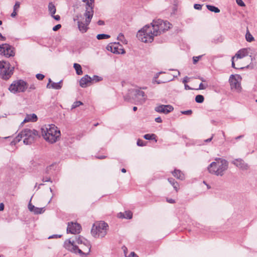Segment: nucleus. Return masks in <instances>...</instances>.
<instances>
[{
    "instance_id": "1",
    "label": "nucleus",
    "mask_w": 257,
    "mask_h": 257,
    "mask_svg": "<svg viewBox=\"0 0 257 257\" xmlns=\"http://www.w3.org/2000/svg\"><path fill=\"white\" fill-rule=\"evenodd\" d=\"M41 133L44 139L51 144L56 142L61 135L60 131L53 124L43 126Z\"/></svg>"
},
{
    "instance_id": "2",
    "label": "nucleus",
    "mask_w": 257,
    "mask_h": 257,
    "mask_svg": "<svg viewBox=\"0 0 257 257\" xmlns=\"http://www.w3.org/2000/svg\"><path fill=\"white\" fill-rule=\"evenodd\" d=\"M215 161L208 166V171L210 173L216 176H222L228 168V162L221 158H216Z\"/></svg>"
},
{
    "instance_id": "3",
    "label": "nucleus",
    "mask_w": 257,
    "mask_h": 257,
    "mask_svg": "<svg viewBox=\"0 0 257 257\" xmlns=\"http://www.w3.org/2000/svg\"><path fill=\"white\" fill-rule=\"evenodd\" d=\"M38 135V133L35 130L25 128L14 139V142L19 143L23 139V143L25 145H30L34 141L35 138Z\"/></svg>"
},
{
    "instance_id": "4",
    "label": "nucleus",
    "mask_w": 257,
    "mask_h": 257,
    "mask_svg": "<svg viewBox=\"0 0 257 257\" xmlns=\"http://www.w3.org/2000/svg\"><path fill=\"white\" fill-rule=\"evenodd\" d=\"M154 28L152 24L147 25L141 30H139L137 34L138 39L144 43L152 42L156 35H154Z\"/></svg>"
},
{
    "instance_id": "5",
    "label": "nucleus",
    "mask_w": 257,
    "mask_h": 257,
    "mask_svg": "<svg viewBox=\"0 0 257 257\" xmlns=\"http://www.w3.org/2000/svg\"><path fill=\"white\" fill-rule=\"evenodd\" d=\"M91 244H90L88 251L85 249L84 244L81 245L79 247L75 244L74 241H71L70 239L66 240L64 243V247L68 250L74 253H78L80 255H86L90 251Z\"/></svg>"
},
{
    "instance_id": "6",
    "label": "nucleus",
    "mask_w": 257,
    "mask_h": 257,
    "mask_svg": "<svg viewBox=\"0 0 257 257\" xmlns=\"http://www.w3.org/2000/svg\"><path fill=\"white\" fill-rule=\"evenodd\" d=\"M108 228V224L105 222H96L92 226L91 233L95 237H103L106 235Z\"/></svg>"
},
{
    "instance_id": "7",
    "label": "nucleus",
    "mask_w": 257,
    "mask_h": 257,
    "mask_svg": "<svg viewBox=\"0 0 257 257\" xmlns=\"http://www.w3.org/2000/svg\"><path fill=\"white\" fill-rule=\"evenodd\" d=\"M154 28V35L158 36L162 33L170 29L172 25L167 21L158 19L151 23Z\"/></svg>"
},
{
    "instance_id": "8",
    "label": "nucleus",
    "mask_w": 257,
    "mask_h": 257,
    "mask_svg": "<svg viewBox=\"0 0 257 257\" xmlns=\"http://www.w3.org/2000/svg\"><path fill=\"white\" fill-rule=\"evenodd\" d=\"M14 67L6 61H0V76L3 79H9L13 74Z\"/></svg>"
},
{
    "instance_id": "9",
    "label": "nucleus",
    "mask_w": 257,
    "mask_h": 257,
    "mask_svg": "<svg viewBox=\"0 0 257 257\" xmlns=\"http://www.w3.org/2000/svg\"><path fill=\"white\" fill-rule=\"evenodd\" d=\"M28 88L27 83L23 80L15 81L10 86L9 90L14 93L24 92Z\"/></svg>"
},
{
    "instance_id": "10",
    "label": "nucleus",
    "mask_w": 257,
    "mask_h": 257,
    "mask_svg": "<svg viewBox=\"0 0 257 257\" xmlns=\"http://www.w3.org/2000/svg\"><path fill=\"white\" fill-rule=\"evenodd\" d=\"M142 88L139 89H132L130 90V94L135 96L134 99L137 102V104H143L147 99V95L145 93L141 90Z\"/></svg>"
},
{
    "instance_id": "11",
    "label": "nucleus",
    "mask_w": 257,
    "mask_h": 257,
    "mask_svg": "<svg viewBox=\"0 0 257 257\" xmlns=\"http://www.w3.org/2000/svg\"><path fill=\"white\" fill-rule=\"evenodd\" d=\"M241 77L239 75H231L229 79V82L230 83L231 89L236 92H240L241 89L240 81Z\"/></svg>"
},
{
    "instance_id": "12",
    "label": "nucleus",
    "mask_w": 257,
    "mask_h": 257,
    "mask_svg": "<svg viewBox=\"0 0 257 257\" xmlns=\"http://www.w3.org/2000/svg\"><path fill=\"white\" fill-rule=\"evenodd\" d=\"M0 54L6 57H10L15 55L14 48L8 44L0 45Z\"/></svg>"
},
{
    "instance_id": "13",
    "label": "nucleus",
    "mask_w": 257,
    "mask_h": 257,
    "mask_svg": "<svg viewBox=\"0 0 257 257\" xmlns=\"http://www.w3.org/2000/svg\"><path fill=\"white\" fill-rule=\"evenodd\" d=\"M106 49L107 50L115 54H122L125 52L122 46L119 43H110L107 46Z\"/></svg>"
},
{
    "instance_id": "14",
    "label": "nucleus",
    "mask_w": 257,
    "mask_h": 257,
    "mask_svg": "<svg viewBox=\"0 0 257 257\" xmlns=\"http://www.w3.org/2000/svg\"><path fill=\"white\" fill-rule=\"evenodd\" d=\"M174 110V107L170 105L160 104L155 107V110L160 113L167 114Z\"/></svg>"
},
{
    "instance_id": "15",
    "label": "nucleus",
    "mask_w": 257,
    "mask_h": 257,
    "mask_svg": "<svg viewBox=\"0 0 257 257\" xmlns=\"http://www.w3.org/2000/svg\"><path fill=\"white\" fill-rule=\"evenodd\" d=\"M81 225L77 223L69 222L67 228V232L71 234H78L80 232Z\"/></svg>"
},
{
    "instance_id": "16",
    "label": "nucleus",
    "mask_w": 257,
    "mask_h": 257,
    "mask_svg": "<svg viewBox=\"0 0 257 257\" xmlns=\"http://www.w3.org/2000/svg\"><path fill=\"white\" fill-rule=\"evenodd\" d=\"M231 163L242 170H247L249 168L248 164L240 158L232 160Z\"/></svg>"
},
{
    "instance_id": "17",
    "label": "nucleus",
    "mask_w": 257,
    "mask_h": 257,
    "mask_svg": "<svg viewBox=\"0 0 257 257\" xmlns=\"http://www.w3.org/2000/svg\"><path fill=\"white\" fill-rule=\"evenodd\" d=\"M72 241L75 242V244L77 243L80 245V246L84 244L85 246V249L88 251L90 242L87 239L82 236H79L78 237H76L75 240H73Z\"/></svg>"
},
{
    "instance_id": "18",
    "label": "nucleus",
    "mask_w": 257,
    "mask_h": 257,
    "mask_svg": "<svg viewBox=\"0 0 257 257\" xmlns=\"http://www.w3.org/2000/svg\"><path fill=\"white\" fill-rule=\"evenodd\" d=\"M93 6L92 5H86V11L84 14V16L86 17V23L87 24H89L91 20L93 15Z\"/></svg>"
},
{
    "instance_id": "19",
    "label": "nucleus",
    "mask_w": 257,
    "mask_h": 257,
    "mask_svg": "<svg viewBox=\"0 0 257 257\" xmlns=\"http://www.w3.org/2000/svg\"><path fill=\"white\" fill-rule=\"evenodd\" d=\"M31 200L29 203L28 207L30 211L33 212L35 214H40L44 212V207H36L31 203Z\"/></svg>"
},
{
    "instance_id": "20",
    "label": "nucleus",
    "mask_w": 257,
    "mask_h": 257,
    "mask_svg": "<svg viewBox=\"0 0 257 257\" xmlns=\"http://www.w3.org/2000/svg\"><path fill=\"white\" fill-rule=\"evenodd\" d=\"M89 83H91V79L88 75H85L81 78L79 81L80 86L83 88L87 87Z\"/></svg>"
},
{
    "instance_id": "21",
    "label": "nucleus",
    "mask_w": 257,
    "mask_h": 257,
    "mask_svg": "<svg viewBox=\"0 0 257 257\" xmlns=\"http://www.w3.org/2000/svg\"><path fill=\"white\" fill-rule=\"evenodd\" d=\"M247 54L248 52L247 49H242L239 50L233 57H235L236 60H237V59H241L247 56Z\"/></svg>"
},
{
    "instance_id": "22",
    "label": "nucleus",
    "mask_w": 257,
    "mask_h": 257,
    "mask_svg": "<svg viewBox=\"0 0 257 257\" xmlns=\"http://www.w3.org/2000/svg\"><path fill=\"white\" fill-rule=\"evenodd\" d=\"M37 119V115L34 114H27L25 119H24L23 121L22 122V123H24L27 122H35L36 121Z\"/></svg>"
},
{
    "instance_id": "23",
    "label": "nucleus",
    "mask_w": 257,
    "mask_h": 257,
    "mask_svg": "<svg viewBox=\"0 0 257 257\" xmlns=\"http://www.w3.org/2000/svg\"><path fill=\"white\" fill-rule=\"evenodd\" d=\"M62 80H60L59 82L57 83L52 82L51 84L50 85L49 83H48L47 85V87L49 88H53L54 89H60L62 88Z\"/></svg>"
},
{
    "instance_id": "24",
    "label": "nucleus",
    "mask_w": 257,
    "mask_h": 257,
    "mask_svg": "<svg viewBox=\"0 0 257 257\" xmlns=\"http://www.w3.org/2000/svg\"><path fill=\"white\" fill-rule=\"evenodd\" d=\"M172 173L175 177L178 179L183 180L185 179L184 174L180 170L175 169Z\"/></svg>"
},
{
    "instance_id": "25",
    "label": "nucleus",
    "mask_w": 257,
    "mask_h": 257,
    "mask_svg": "<svg viewBox=\"0 0 257 257\" xmlns=\"http://www.w3.org/2000/svg\"><path fill=\"white\" fill-rule=\"evenodd\" d=\"M89 24H87V23H86V24H84L82 22H78V29L79 31L82 33H85L87 31L88 29L87 26Z\"/></svg>"
},
{
    "instance_id": "26",
    "label": "nucleus",
    "mask_w": 257,
    "mask_h": 257,
    "mask_svg": "<svg viewBox=\"0 0 257 257\" xmlns=\"http://www.w3.org/2000/svg\"><path fill=\"white\" fill-rule=\"evenodd\" d=\"M169 183L172 185L174 189L177 192L179 190V184L173 178H170L168 179Z\"/></svg>"
},
{
    "instance_id": "27",
    "label": "nucleus",
    "mask_w": 257,
    "mask_h": 257,
    "mask_svg": "<svg viewBox=\"0 0 257 257\" xmlns=\"http://www.w3.org/2000/svg\"><path fill=\"white\" fill-rule=\"evenodd\" d=\"M20 7V4L19 2H17L14 6L13 12L11 14V16L12 17L14 18L17 15V12L18 11Z\"/></svg>"
},
{
    "instance_id": "28",
    "label": "nucleus",
    "mask_w": 257,
    "mask_h": 257,
    "mask_svg": "<svg viewBox=\"0 0 257 257\" xmlns=\"http://www.w3.org/2000/svg\"><path fill=\"white\" fill-rule=\"evenodd\" d=\"M48 11L51 16L54 15L56 13V9L55 6L52 2L49 3L48 5Z\"/></svg>"
},
{
    "instance_id": "29",
    "label": "nucleus",
    "mask_w": 257,
    "mask_h": 257,
    "mask_svg": "<svg viewBox=\"0 0 257 257\" xmlns=\"http://www.w3.org/2000/svg\"><path fill=\"white\" fill-rule=\"evenodd\" d=\"M75 70H76V74L77 75H81L82 74V71L81 66L80 64L77 63H74L73 66Z\"/></svg>"
},
{
    "instance_id": "30",
    "label": "nucleus",
    "mask_w": 257,
    "mask_h": 257,
    "mask_svg": "<svg viewBox=\"0 0 257 257\" xmlns=\"http://www.w3.org/2000/svg\"><path fill=\"white\" fill-rule=\"evenodd\" d=\"M206 7H207V9L211 12H213L215 13H218L220 12V10L218 8H217L214 6L207 5H206Z\"/></svg>"
},
{
    "instance_id": "31",
    "label": "nucleus",
    "mask_w": 257,
    "mask_h": 257,
    "mask_svg": "<svg viewBox=\"0 0 257 257\" xmlns=\"http://www.w3.org/2000/svg\"><path fill=\"white\" fill-rule=\"evenodd\" d=\"M144 138L147 140H155L156 142L157 141V140L156 139V135L154 134H146L144 136Z\"/></svg>"
},
{
    "instance_id": "32",
    "label": "nucleus",
    "mask_w": 257,
    "mask_h": 257,
    "mask_svg": "<svg viewBox=\"0 0 257 257\" xmlns=\"http://www.w3.org/2000/svg\"><path fill=\"white\" fill-rule=\"evenodd\" d=\"M246 40L248 42H251L254 40V38L252 35L247 30L245 35Z\"/></svg>"
},
{
    "instance_id": "33",
    "label": "nucleus",
    "mask_w": 257,
    "mask_h": 257,
    "mask_svg": "<svg viewBox=\"0 0 257 257\" xmlns=\"http://www.w3.org/2000/svg\"><path fill=\"white\" fill-rule=\"evenodd\" d=\"M110 36L109 35L104 34H98L96 36V38L98 40H102V39H106L110 38Z\"/></svg>"
},
{
    "instance_id": "34",
    "label": "nucleus",
    "mask_w": 257,
    "mask_h": 257,
    "mask_svg": "<svg viewBox=\"0 0 257 257\" xmlns=\"http://www.w3.org/2000/svg\"><path fill=\"white\" fill-rule=\"evenodd\" d=\"M117 40L124 44L127 43V41L125 39L124 35L122 33H120L118 35V36H117Z\"/></svg>"
},
{
    "instance_id": "35",
    "label": "nucleus",
    "mask_w": 257,
    "mask_h": 257,
    "mask_svg": "<svg viewBox=\"0 0 257 257\" xmlns=\"http://www.w3.org/2000/svg\"><path fill=\"white\" fill-rule=\"evenodd\" d=\"M91 82H97L99 81H100L102 80V78L97 76V75H94L92 77H91Z\"/></svg>"
},
{
    "instance_id": "36",
    "label": "nucleus",
    "mask_w": 257,
    "mask_h": 257,
    "mask_svg": "<svg viewBox=\"0 0 257 257\" xmlns=\"http://www.w3.org/2000/svg\"><path fill=\"white\" fill-rule=\"evenodd\" d=\"M204 96L202 95H197L195 97V101L197 103H202L204 101Z\"/></svg>"
},
{
    "instance_id": "37",
    "label": "nucleus",
    "mask_w": 257,
    "mask_h": 257,
    "mask_svg": "<svg viewBox=\"0 0 257 257\" xmlns=\"http://www.w3.org/2000/svg\"><path fill=\"white\" fill-rule=\"evenodd\" d=\"M235 61H236L235 57H232V59H231V62H232L231 66L233 68L242 69L244 68L243 67H240L239 66H238V67H236L235 66V63H234Z\"/></svg>"
},
{
    "instance_id": "38",
    "label": "nucleus",
    "mask_w": 257,
    "mask_h": 257,
    "mask_svg": "<svg viewBox=\"0 0 257 257\" xmlns=\"http://www.w3.org/2000/svg\"><path fill=\"white\" fill-rule=\"evenodd\" d=\"M124 216L126 219H131L133 216V213L130 211H126L124 212Z\"/></svg>"
},
{
    "instance_id": "39",
    "label": "nucleus",
    "mask_w": 257,
    "mask_h": 257,
    "mask_svg": "<svg viewBox=\"0 0 257 257\" xmlns=\"http://www.w3.org/2000/svg\"><path fill=\"white\" fill-rule=\"evenodd\" d=\"M82 104V102H81L80 101H75L72 104V105L71 106V109H72L75 108L76 107H78Z\"/></svg>"
},
{
    "instance_id": "40",
    "label": "nucleus",
    "mask_w": 257,
    "mask_h": 257,
    "mask_svg": "<svg viewBox=\"0 0 257 257\" xmlns=\"http://www.w3.org/2000/svg\"><path fill=\"white\" fill-rule=\"evenodd\" d=\"M208 87L207 84H204L202 83H201L199 84V86L198 88L196 89V90H204L205 89Z\"/></svg>"
},
{
    "instance_id": "41",
    "label": "nucleus",
    "mask_w": 257,
    "mask_h": 257,
    "mask_svg": "<svg viewBox=\"0 0 257 257\" xmlns=\"http://www.w3.org/2000/svg\"><path fill=\"white\" fill-rule=\"evenodd\" d=\"M202 56V55L193 57V63L196 64L199 60V59H201Z\"/></svg>"
},
{
    "instance_id": "42",
    "label": "nucleus",
    "mask_w": 257,
    "mask_h": 257,
    "mask_svg": "<svg viewBox=\"0 0 257 257\" xmlns=\"http://www.w3.org/2000/svg\"><path fill=\"white\" fill-rule=\"evenodd\" d=\"M137 145L139 146L143 147L145 146V143L143 140L139 139L137 141Z\"/></svg>"
},
{
    "instance_id": "43",
    "label": "nucleus",
    "mask_w": 257,
    "mask_h": 257,
    "mask_svg": "<svg viewBox=\"0 0 257 257\" xmlns=\"http://www.w3.org/2000/svg\"><path fill=\"white\" fill-rule=\"evenodd\" d=\"M83 2L86 3V5H92L93 6V3L94 0H82Z\"/></svg>"
},
{
    "instance_id": "44",
    "label": "nucleus",
    "mask_w": 257,
    "mask_h": 257,
    "mask_svg": "<svg viewBox=\"0 0 257 257\" xmlns=\"http://www.w3.org/2000/svg\"><path fill=\"white\" fill-rule=\"evenodd\" d=\"M36 78L38 79V80H42L43 79V78H44V75L43 74H37L36 75Z\"/></svg>"
},
{
    "instance_id": "45",
    "label": "nucleus",
    "mask_w": 257,
    "mask_h": 257,
    "mask_svg": "<svg viewBox=\"0 0 257 257\" xmlns=\"http://www.w3.org/2000/svg\"><path fill=\"white\" fill-rule=\"evenodd\" d=\"M181 113L185 115H190L192 113V111L191 110H188L185 111H183L181 112Z\"/></svg>"
},
{
    "instance_id": "46",
    "label": "nucleus",
    "mask_w": 257,
    "mask_h": 257,
    "mask_svg": "<svg viewBox=\"0 0 257 257\" xmlns=\"http://www.w3.org/2000/svg\"><path fill=\"white\" fill-rule=\"evenodd\" d=\"M236 2L239 6L244 7L245 6L244 3L242 2V0H236Z\"/></svg>"
},
{
    "instance_id": "47",
    "label": "nucleus",
    "mask_w": 257,
    "mask_h": 257,
    "mask_svg": "<svg viewBox=\"0 0 257 257\" xmlns=\"http://www.w3.org/2000/svg\"><path fill=\"white\" fill-rule=\"evenodd\" d=\"M61 27V25L60 24H58L57 25H56L55 26H54L53 28V30L54 31H57V30H58L59 29H60Z\"/></svg>"
},
{
    "instance_id": "48",
    "label": "nucleus",
    "mask_w": 257,
    "mask_h": 257,
    "mask_svg": "<svg viewBox=\"0 0 257 257\" xmlns=\"http://www.w3.org/2000/svg\"><path fill=\"white\" fill-rule=\"evenodd\" d=\"M194 8L196 10H201L202 8V6L200 4H195L194 5Z\"/></svg>"
},
{
    "instance_id": "49",
    "label": "nucleus",
    "mask_w": 257,
    "mask_h": 257,
    "mask_svg": "<svg viewBox=\"0 0 257 257\" xmlns=\"http://www.w3.org/2000/svg\"><path fill=\"white\" fill-rule=\"evenodd\" d=\"M189 79H190V78H189L188 76H185V77L183 79L182 82H183L184 84H186V83H187V82L189 81Z\"/></svg>"
},
{
    "instance_id": "50",
    "label": "nucleus",
    "mask_w": 257,
    "mask_h": 257,
    "mask_svg": "<svg viewBox=\"0 0 257 257\" xmlns=\"http://www.w3.org/2000/svg\"><path fill=\"white\" fill-rule=\"evenodd\" d=\"M42 181H43V182H52V181L50 177L43 178V179H42Z\"/></svg>"
},
{
    "instance_id": "51",
    "label": "nucleus",
    "mask_w": 257,
    "mask_h": 257,
    "mask_svg": "<svg viewBox=\"0 0 257 257\" xmlns=\"http://www.w3.org/2000/svg\"><path fill=\"white\" fill-rule=\"evenodd\" d=\"M117 217L121 218H125L124 213H119L117 215Z\"/></svg>"
},
{
    "instance_id": "52",
    "label": "nucleus",
    "mask_w": 257,
    "mask_h": 257,
    "mask_svg": "<svg viewBox=\"0 0 257 257\" xmlns=\"http://www.w3.org/2000/svg\"><path fill=\"white\" fill-rule=\"evenodd\" d=\"M61 237V235L54 234L52 236L49 237V238H60Z\"/></svg>"
},
{
    "instance_id": "53",
    "label": "nucleus",
    "mask_w": 257,
    "mask_h": 257,
    "mask_svg": "<svg viewBox=\"0 0 257 257\" xmlns=\"http://www.w3.org/2000/svg\"><path fill=\"white\" fill-rule=\"evenodd\" d=\"M55 20L59 21L60 19V17L59 15H54L51 16Z\"/></svg>"
},
{
    "instance_id": "54",
    "label": "nucleus",
    "mask_w": 257,
    "mask_h": 257,
    "mask_svg": "<svg viewBox=\"0 0 257 257\" xmlns=\"http://www.w3.org/2000/svg\"><path fill=\"white\" fill-rule=\"evenodd\" d=\"M213 136H214V135L212 134L211 137L210 138L205 140L204 142L205 143H209V142H211L213 138Z\"/></svg>"
},
{
    "instance_id": "55",
    "label": "nucleus",
    "mask_w": 257,
    "mask_h": 257,
    "mask_svg": "<svg viewBox=\"0 0 257 257\" xmlns=\"http://www.w3.org/2000/svg\"><path fill=\"white\" fill-rule=\"evenodd\" d=\"M184 88L185 90H192L193 88H191L188 85L184 84Z\"/></svg>"
},
{
    "instance_id": "56",
    "label": "nucleus",
    "mask_w": 257,
    "mask_h": 257,
    "mask_svg": "<svg viewBox=\"0 0 257 257\" xmlns=\"http://www.w3.org/2000/svg\"><path fill=\"white\" fill-rule=\"evenodd\" d=\"M36 88L35 87V86L34 84H31L29 87V89L30 91L32 90H34Z\"/></svg>"
},
{
    "instance_id": "57",
    "label": "nucleus",
    "mask_w": 257,
    "mask_h": 257,
    "mask_svg": "<svg viewBox=\"0 0 257 257\" xmlns=\"http://www.w3.org/2000/svg\"><path fill=\"white\" fill-rule=\"evenodd\" d=\"M155 121L158 123H161L162 122V118L160 117H158L156 118Z\"/></svg>"
},
{
    "instance_id": "58",
    "label": "nucleus",
    "mask_w": 257,
    "mask_h": 257,
    "mask_svg": "<svg viewBox=\"0 0 257 257\" xmlns=\"http://www.w3.org/2000/svg\"><path fill=\"white\" fill-rule=\"evenodd\" d=\"M128 257H138V256L134 252H132Z\"/></svg>"
},
{
    "instance_id": "59",
    "label": "nucleus",
    "mask_w": 257,
    "mask_h": 257,
    "mask_svg": "<svg viewBox=\"0 0 257 257\" xmlns=\"http://www.w3.org/2000/svg\"><path fill=\"white\" fill-rule=\"evenodd\" d=\"M167 201L170 203H174L175 202V200L172 199H167Z\"/></svg>"
},
{
    "instance_id": "60",
    "label": "nucleus",
    "mask_w": 257,
    "mask_h": 257,
    "mask_svg": "<svg viewBox=\"0 0 257 257\" xmlns=\"http://www.w3.org/2000/svg\"><path fill=\"white\" fill-rule=\"evenodd\" d=\"M4 209V204L3 203L0 204V211H3Z\"/></svg>"
},
{
    "instance_id": "61",
    "label": "nucleus",
    "mask_w": 257,
    "mask_h": 257,
    "mask_svg": "<svg viewBox=\"0 0 257 257\" xmlns=\"http://www.w3.org/2000/svg\"><path fill=\"white\" fill-rule=\"evenodd\" d=\"M97 24L98 25H100V26L103 25H104V22L102 21L99 20L98 21Z\"/></svg>"
},
{
    "instance_id": "62",
    "label": "nucleus",
    "mask_w": 257,
    "mask_h": 257,
    "mask_svg": "<svg viewBox=\"0 0 257 257\" xmlns=\"http://www.w3.org/2000/svg\"><path fill=\"white\" fill-rule=\"evenodd\" d=\"M97 158L98 159H104L105 158V156H98Z\"/></svg>"
},
{
    "instance_id": "63",
    "label": "nucleus",
    "mask_w": 257,
    "mask_h": 257,
    "mask_svg": "<svg viewBox=\"0 0 257 257\" xmlns=\"http://www.w3.org/2000/svg\"><path fill=\"white\" fill-rule=\"evenodd\" d=\"M199 79L202 82H204L206 81L205 79L204 78L202 77H201L200 78H199Z\"/></svg>"
},
{
    "instance_id": "64",
    "label": "nucleus",
    "mask_w": 257,
    "mask_h": 257,
    "mask_svg": "<svg viewBox=\"0 0 257 257\" xmlns=\"http://www.w3.org/2000/svg\"><path fill=\"white\" fill-rule=\"evenodd\" d=\"M0 38L2 40L5 41L6 40V38L2 35V36H0Z\"/></svg>"
}]
</instances>
